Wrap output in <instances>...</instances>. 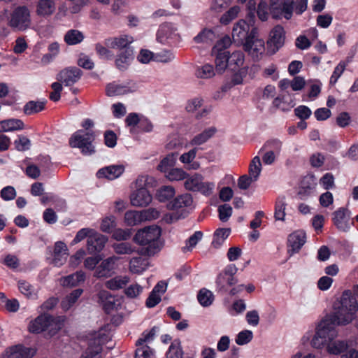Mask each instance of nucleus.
Masks as SVG:
<instances>
[{"mask_svg": "<svg viewBox=\"0 0 358 358\" xmlns=\"http://www.w3.org/2000/svg\"><path fill=\"white\" fill-rule=\"evenodd\" d=\"M358 305L351 291L343 292L341 299L334 303V312L327 315L317 327L316 333L311 341L313 348H320L332 341L337 336L336 325H345L354 318Z\"/></svg>", "mask_w": 358, "mask_h": 358, "instance_id": "obj_1", "label": "nucleus"}, {"mask_svg": "<svg viewBox=\"0 0 358 358\" xmlns=\"http://www.w3.org/2000/svg\"><path fill=\"white\" fill-rule=\"evenodd\" d=\"M161 235L162 229L157 225H153L138 230L133 241L135 243L143 247L145 255L153 256L159 252L162 247Z\"/></svg>", "mask_w": 358, "mask_h": 358, "instance_id": "obj_2", "label": "nucleus"}, {"mask_svg": "<svg viewBox=\"0 0 358 358\" xmlns=\"http://www.w3.org/2000/svg\"><path fill=\"white\" fill-rule=\"evenodd\" d=\"M64 316H53L45 313L31 320L28 329L29 332L35 334L46 331L50 337H52L64 327Z\"/></svg>", "mask_w": 358, "mask_h": 358, "instance_id": "obj_3", "label": "nucleus"}, {"mask_svg": "<svg viewBox=\"0 0 358 358\" xmlns=\"http://www.w3.org/2000/svg\"><path fill=\"white\" fill-rule=\"evenodd\" d=\"M308 0H284L281 6L269 7V14L274 20H290L293 12L301 15L307 9Z\"/></svg>", "mask_w": 358, "mask_h": 358, "instance_id": "obj_4", "label": "nucleus"}, {"mask_svg": "<svg viewBox=\"0 0 358 358\" xmlns=\"http://www.w3.org/2000/svg\"><path fill=\"white\" fill-rule=\"evenodd\" d=\"M193 203V198L190 194L185 193L177 196L173 201L167 204V208L173 210L166 215L167 222L171 223L180 219L185 218L189 212L185 209L190 206Z\"/></svg>", "mask_w": 358, "mask_h": 358, "instance_id": "obj_5", "label": "nucleus"}, {"mask_svg": "<svg viewBox=\"0 0 358 358\" xmlns=\"http://www.w3.org/2000/svg\"><path fill=\"white\" fill-rule=\"evenodd\" d=\"M94 140L93 131L78 130L70 138L69 145L71 148H79L83 155H92L95 152V148L92 144Z\"/></svg>", "mask_w": 358, "mask_h": 358, "instance_id": "obj_6", "label": "nucleus"}, {"mask_svg": "<svg viewBox=\"0 0 358 358\" xmlns=\"http://www.w3.org/2000/svg\"><path fill=\"white\" fill-rule=\"evenodd\" d=\"M265 50L264 39L259 36L258 30L253 28L248 34V55L253 61H259L264 55Z\"/></svg>", "mask_w": 358, "mask_h": 358, "instance_id": "obj_7", "label": "nucleus"}, {"mask_svg": "<svg viewBox=\"0 0 358 358\" xmlns=\"http://www.w3.org/2000/svg\"><path fill=\"white\" fill-rule=\"evenodd\" d=\"M185 187L186 189L195 192H200L203 195L210 196L213 191V182H203L201 174L195 173L189 178H185Z\"/></svg>", "mask_w": 358, "mask_h": 358, "instance_id": "obj_8", "label": "nucleus"}, {"mask_svg": "<svg viewBox=\"0 0 358 358\" xmlns=\"http://www.w3.org/2000/svg\"><path fill=\"white\" fill-rule=\"evenodd\" d=\"M284 29L278 24L270 33V37L267 41V54L274 55L284 45Z\"/></svg>", "mask_w": 358, "mask_h": 358, "instance_id": "obj_9", "label": "nucleus"}, {"mask_svg": "<svg viewBox=\"0 0 358 358\" xmlns=\"http://www.w3.org/2000/svg\"><path fill=\"white\" fill-rule=\"evenodd\" d=\"M137 90L138 85L133 80H129L124 84H117L113 82L107 84L106 94L108 96H120L135 92Z\"/></svg>", "mask_w": 358, "mask_h": 358, "instance_id": "obj_10", "label": "nucleus"}, {"mask_svg": "<svg viewBox=\"0 0 358 358\" xmlns=\"http://www.w3.org/2000/svg\"><path fill=\"white\" fill-rule=\"evenodd\" d=\"M83 75L80 69L76 66H70L62 70L57 75V80L65 86H71L77 83Z\"/></svg>", "mask_w": 358, "mask_h": 358, "instance_id": "obj_11", "label": "nucleus"}, {"mask_svg": "<svg viewBox=\"0 0 358 358\" xmlns=\"http://www.w3.org/2000/svg\"><path fill=\"white\" fill-rule=\"evenodd\" d=\"M333 222L338 229L348 231L353 222H350V211L345 208H340L333 213Z\"/></svg>", "mask_w": 358, "mask_h": 358, "instance_id": "obj_12", "label": "nucleus"}, {"mask_svg": "<svg viewBox=\"0 0 358 358\" xmlns=\"http://www.w3.org/2000/svg\"><path fill=\"white\" fill-rule=\"evenodd\" d=\"M134 48H127L119 51L115 59V67L120 71H127L134 59Z\"/></svg>", "mask_w": 358, "mask_h": 358, "instance_id": "obj_13", "label": "nucleus"}, {"mask_svg": "<svg viewBox=\"0 0 358 358\" xmlns=\"http://www.w3.org/2000/svg\"><path fill=\"white\" fill-rule=\"evenodd\" d=\"M152 199L150 192L145 187H139L130 195L131 204L136 207H143L149 205Z\"/></svg>", "mask_w": 358, "mask_h": 358, "instance_id": "obj_14", "label": "nucleus"}, {"mask_svg": "<svg viewBox=\"0 0 358 358\" xmlns=\"http://www.w3.org/2000/svg\"><path fill=\"white\" fill-rule=\"evenodd\" d=\"M117 258L115 256L103 259L96 268L94 276L96 278H109L114 273L115 262Z\"/></svg>", "mask_w": 358, "mask_h": 358, "instance_id": "obj_15", "label": "nucleus"}, {"mask_svg": "<svg viewBox=\"0 0 358 358\" xmlns=\"http://www.w3.org/2000/svg\"><path fill=\"white\" fill-rule=\"evenodd\" d=\"M108 241L106 236L99 234L94 230V232L87 240V249L90 254L100 252L105 247Z\"/></svg>", "mask_w": 358, "mask_h": 358, "instance_id": "obj_16", "label": "nucleus"}, {"mask_svg": "<svg viewBox=\"0 0 358 358\" xmlns=\"http://www.w3.org/2000/svg\"><path fill=\"white\" fill-rule=\"evenodd\" d=\"M124 166L121 164H113L104 166L96 172V177L99 179L106 178L113 180L120 177L124 172Z\"/></svg>", "mask_w": 358, "mask_h": 358, "instance_id": "obj_17", "label": "nucleus"}, {"mask_svg": "<svg viewBox=\"0 0 358 358\" xmlns=\"http://www.w3.org/2000/svg\"><path fill=\"white\" fill-rule=\"evenodd\" d=\"M52 255V263L55 266L59 267L64 264L69 255L66 245L62 241H57L55 243Z\"/></svg>", "mask_w": 358, "mask_h": 358, "instance_id": "obj_18", "label": "nucleus"}, {"mask_svg": "<svg viewBox=\"0 0 358 358\" xmlns=\"http://www.w3.org/2000/svg\"><path fill=\"white\" fill-rule=\"evenodd\" d=\"M132 42V37H129L127 35H123L120 37L108 38L105 39L104 44L110 48L118 49L119 51H121L122 50L127 48H133L131 45Z\"/></svg>", "mask_w": 358, "mask_h": 358, "instance_id": "obj_19", "label": "nucleus"}, {"mask_svg": "<svg viewBox=\"0 0 358 358\" xmlns=\"http://www.w3.org/2000/svg\"><path fill=\"white\" fill-rule=\"evenodd\" d=\"M102 352V343L99 336L90 340L88 347L82 354L80 358H101Z\"/></svg>", "mask_w": 358, "mask_h": 358, "instance_id": "obj_20", "label": "nucleus"}, {"mask_svg": "<svg viewBox=\"0 0 358 358\" xmlns=\"http://www.w3.org/2000/svg\"><path fill=\"white\" fill-rule=\"evenodd\" d=\"M306 243V234L303 231H295L291 234L288 238V246L290 248V255L298 252Z\"/></svg>", "mask_w": 358, "mask_h": 358, "instance_id": "obj_21", "label": "nucleus"}, {"mask_svg": "<svg viewBox=\"0 0 358 358\" xmlns=\"http://www.w3.org/2000/svg\"><path fill=\"white\" fill-rule=\"evenodd\" d=\"M217 129L215 127H210L205 129L201 133L195 135L193 138L190 141L192 145H201L206 143L209 139L215 136L217 133Z\"/></svg>", "mask_w": 358, "mask_h": 358, "instance_id": "obj_22", "label": "nucleus"}, {"mask_svg": "<svg viewBox=\"0 0 358 358\" xmlns=\"http://www.w3.org/2000/svg\"><path fill=\"white\" fill-rule=\"evenodd\" d=\"M85 278L86 275L85 272L83 271H78L72 274L64 277L62 279V285L64 287H76L81 282H84Z\"/></svg>", "mask_w": 358, "mask_h": 358, "instance_id": "obj_23", "label": "nucleus"}, {"mask_svg": "<svg viewBox=\"0 0 358 358\" xmlns=\"http://www.w3.org/2000/svg\"><path fill=\"white\" fill-rule=\"evenodd\" d=\"M315 184L310 177H305L301 182L298 192L299 198L302 200L306 199L314 191Z\"/></svg>", "mask_w": 358, "mask_h": 358, "instance_id": "obj_24", "label": "nucleus"}, {"mask_svg": "<svg viewBox=\"0 0 358 358\" xmlns=\"http://www.w3.org/2000/svg\"><path fill=\"white\" fill-rule=\"evenodd\" d=\"M178 153L177 152H171L163 158L157 166V170L166 173L169 170L174 168L176 163Z\"/></svg>", "mask_w": 358, "mask_h": 358, "instance_id": "obj_25", "label": "nucleus"}, {"mask_svg": "<svg viewBox=\"0 0 358 358\" xmlns=\"http://www.w3.org/2000/svg\"><path fill=\"white\" fill-rule=\"evenodd\" d=\"M246 24H234L232 29V38L235 42H238L243 46L244 51H246V31L245 30Z\"/></svg>", "mask_w": 358, "mask_h": 358, "instance_id": "obj_26", "label": "nucleus"}, {"mask_svg": "<svg viewBox=\"0 0 358 358\" xmlns=\"http://www.w3.org/2000/svg\"><path fill=\"white\" fill-rule=\"evenodd\" d=\"M30 11L26 6L17 7L10 15V22H29Z\"/></svg>", "mask_w": 358, "mask_h": 358, "instance_id": "obj_27", "label": "nucleus"}, {"mask_svg": "<svg viewBox=\"0 0 358 358\" xmlns=\"http://www.w3.org/2000/svg\"><path fill=\"white\" fill-rule=\"evenodd\" d=\"M215 55V66L216 71L219 73H222L224 72L225 69L229 70V52L224 51V52H216L213 53Z\"/></svg>", "mask_w": 358, "mask_h": 358, "instance_id": "obj_28", "label": "nucleus"}, {"mask_svg": "<svg viewBox=\"0 0 358 358\" xmlns=\"http://www.w3.org/2000/svg\"><path fill=\"white\" fill-rule=\"evenodd\" d=\"M231 231L230 228L217 229L213 233L212 245L215 248H220L223 245L224 241L229 236Z\"/></svg>", "mask_w": 358, "mask_h": 358, "instance_id": "obj_29", "label": "nucleus"}, {"mask_svg": "<svg viewBox=\"0 0 358 358\" xmlns=\"http://www.w3.org/2000/svg\"><path fill=\"white\" fill-rule=\"evenodd\" d=\"M217 38V34L212 29L204 28L194 38L196 43H212Z\"/></svg>", "mask_w": 358, "mask_h": 358, "instance_id": "obj_30", "label": "nucleus"}, {"mask_svg": "<svg viewBox=\"0 0 358 358\" xmlns=\"http://www.w3.org/2000/svg\"><path fill=\"white\" fill-rule=\"evenodd\" d=\"M55 3L52 0H39L36 6V13L38 15L48 16L54 13Z\"/></svg>", "mask_w": 358, "mask_h": 358, "instance_id": "obj_31", "label": "nucleus"}, {"mask_svg": "<svg viewBox=\"0 0 358 358\" xmlns=\"http://www.w3.org/2000/svg\"><path fill=\"white\" fill-rule=\"evenodd\" d=\"M262 171V163L260 158L256 156L252 159L250 164V176H248V187L250 183L256 181Z\"/></svg>", "mask_w": 358, "mask_h": 358, "instance_id": "obj_32", "label": "nucleus"}, {"mask_svg": "<svg viewBox=\"0 0 358 358\" xmlns=\"http://www.w3.org/2000/svg\"><path fill=\"white\" fill-rule=\"evenodd\" d=\"M46 101H29L23 107V112L27 115L38 113L45 109Z\"/></svg>", "mask_w": 358, "mask_h": 358, "instance_id": "obj_33", "label": "nucleus"}, {"mask_svg": "<svg viewBox=\"0 0 358 358\" xmlns=\"http://www.w3.org/2000/svg\"><path fill=\"white\" fill-rule=\"evenodd\" d=\"M244 61V54L241 51H235L231 55L229 54V70L236 71L237 69H241Z\"/></svg>", "mask_w": 358, "mask_h": 358, "instance_id": "obj_34", "label": "nucleus"}, {"mask_svg": "<svg viewBox=\"0 0 358 358\" xmlns=\"http://www.w3.org/2000/svg\"><path fill=\"white\" fill-rule=\"evenodd\" d=\"M148 261L141 257H133L129 262V269L133 273L141 274L147 268Z\"/></svg>", "mask_w": 358, "mask_h": 358, "instance_id": "obj_35", "label": "nucleus"}, {"mask_svg": "<svg viewBox=\"0 0 358 358\" xmlns=\"http://www.w3.org/2000/svg\"><path fill=\"white\" fill-rule=\"evenodd\" d=\"M100 299L102 300L103 309L105 313L109 314L110 311L117 308L115 298L108 292L104 291L101 292Z\"/></svg>", "mask_w": 358, "mask_h": 358, "instance_id": "obj_36", "label": "nucleus"}, {"mask_svg": "<svg viewBox=\"0 0 358 358\" xmlns=\"http://www.w3.org/2000/svg\"><path fill=\"white\" fill-rule=\"evenodd\" d=\"M286 197L279 196L275 201L274 217L276 220L284 221L286 215L285 209L287 207Z\"/></svg>", "mask_w": 358, "mask_h": 358, "instance_id": "obj_37", "label": "nucleus"}, {"mask_svg": "<svg viewBox=\"0 0 358 358\" xmlns=\"http://www.w3.org/2000/svg\"><path fill=\"white\" fill-rule=\"evenodd\" d=\"M129 281L128 276H115L106 281V287L110 290H118L125 287Z\"/></svg>", "mask_w": 358, "mask_h": 358, "instance_id": "obj_38", "label": "nucleus"}, {"mask_svg": "<svg viewBox=\"0 0 358 358\" xmlns=\"http://www.w3.org/2000/svg\"><path fill=\"white\" fill-rule=\"evenodd\" d=\"M184 352L179 339H175L166 352V358H183Z\"/></svg>", "mask_w": 358, "mask_h": 358, "instance_id": "obj_39", "label": "nucleus"}, {"mask_svg": "<svg viewBox=\"0 0 358 358\" xmlns=\"http://www.w3.org/2000/svg\"><path fill=\"white\" fill-rule=\"evenodd\" d=\"M175 189L171 186H162L156 193V198L160 202H166L175 195Z\"/></svg>", "mask_w": 358, "mask_h": 358, "instance_id": "obj_40", "label": "nucleus"}, {"mask_svg": "<svg viewBox=\"0 0 358 358\" xmlns=\"http://www.w3.org/2000/svg\"><path fill=\"white\" fill-rule=\"evenodd\" d=\"M215 75V69L213 65L206 64L201 66H198L195 71V76L198 78L208 79Z\"/></svg>", "mask_w": 358, "mask_h": 358, "instance_id": "obj_41", "label": "nucleus"}, {"mask_svg": "<svg viewBox=\"0 0 358 358\" xmlns=\"http://www.w3.org/2000/svg\"><path fill=\"white\" fill-rule=\"evenodd\" d=\"M348 347L349 345L347 341H336L328 344L327 351L330 354L339 355L345 352Z\"/></svg>", "mask_w": 358, "mask_h": 358, "instance_id": "obj_42", "label": "nucleus"}, {"mask_svg": "<svg viewBox=\"0 0 358 358\" xmlns=\"http://www.w3.org/2000/svg\"><path fill=\"white\" fill-rule=\"evenodd\" d=\"M124 222L128 226H135L142 222L143 217L141 211L129 210L124 214Z\"/></svg>", "mask_w": 358, "mask_h": 358, "instance_id": "obj_43", "label": "nucleus"}, {"mask_svg": "<svg viewBox=\"0 0 358 358\" xmlns=\"http://www.w3.org/2000/svg\"><path fill=\"white\" fill-rule=\"evenodd\" d=\"M197 299L203 307H208L213 303L214 296L210 290L202 288L197 294Z\"/></svg>", "mask_w": 358, "mask_h": 358, "instance_id": "obj_44", "label": "nucleus"}, {"mask_svg": "<svg viewBox=\"0 0 358 358\" xmlns=\"http://www.w3.org/2000/svg\"><path fill=\"white\" fill-rule=\"evenodd\" d=\"M112 248L117 255H131L135 252V247L125 241L113 243Z\"/></svg>", "mask_w": 358, "mask_h": 358, "instance_id": "obj_45", "label": "nucleus"}, {"mask_svg": "<svg viewBox=\"0 0 358 358\" xmlns=\"http://www.w3.org/2000/svg\"><path fill=\"white\" fill-rule=\"evenodd\" d=\"M84 36L78 30L71 29L67 31L64 41L68 45H76L83 41Z\"/></svg>", "mask_w": 358, "mask_h": 358, "instance_id": "obj_46", "label": "nucleus"}, {"mask_svg": "<svg viewBox=\"0 0 358 358\" xmlns=\"http://www.w3.org/2000/svg\"><path fill=\"white\" fill-rule=\"evenodd\" d=\"M10 27L14 30L17 29L20 31H24L29 27V26L28 24H7V25L3 24L0 25V38H3L8 36L10 32Z\"/></svg>", "mask_w": 358, "mask_h": 358, "instance_id": "obj_47", "label": "nucleus"}, {"mask_svg": "<svg viewBox=\"0 0 358 358\" xmlns=\"http://www.w3.org/2000/svg\"><path fill=\"white\" fill-rule=\"evenodd\" d=\"M4 129L6 132L22 130L24 129V122L20 119H8L3 120Z\"/></svg>", "mask_w": 358, "mask_h": 358, "instance_id": "obj_48", "label": "nucleus"}, {"mask_svg": "<svg viewBox=\"0 0 358 358\" xmlns=\"http://www.w3.org/2000/svg\"><path fill=\"white\" fill-rule=\"evenodd\" d=\"M132 235L131 229L115 228L112 233V238L117 241H126Z\"/></svg>", "mask_w": 358, "mask_h": 358, "instance_id": "obj_49", "label": "nucleus"}, {"mask_svg": "<svg viewBox=\"0 0 358 358\" xmlns=\"http://www.w3.org/2000/svg\"><path fill=\"white\" fill-rule=\"evenodd\" d=\"M0 262L13 271H15L20 266L18 257L12 254H8L3 258H1Z\"/></svg>", "mask_w": 358, "mask_h": 358, "instance_id": "obj_50", "label": "nucleus"}, {"mask_svg": "<svg viewBox=\"0 0 358 358\" xmlns=\"http://www.w3.org/2000/svg\"><path fill=\"white\" fill-rule=\"evenodd\" d=\"M188 174L182 169L173 168L169 170L165 176L171 181H179L187 178Z\"/></svg>", "mask_w": 358, "mask_h": 358, "instance_id": "obj_51", "label": "nucleus"}, {"mask_svg": "<svg viewBox=\"0 0 358 358\" xmlns=\"http://www.w3.org/2000/svg\"><path fill=\"white\" fill-rule=\"evenodd\" d=\"M282 142L278 138H271L266 141L262 147L264 150H271L273 153L278 155L281 150Z\"/></svg>", "mask_w": 358, "mask_h": 358, "instance_id": "obj_52", "label": "nucleus"}, {"mask_svg": "<svg viewBox=\"0 0 358 358\" xmlns=\"http://www.w3.org/2000/svg\"><path fill=\"white\" fill-rule=\"evenodd\" d=\"M115 217L113 215L103 219L101 224V230L107 234H112L116 227Z\"/></svg>", "mask_w": 358, "mask_h": 358, "instance_id": "obj_53", "label": "nucleus"}, {"mask_svg": "<svg viewBox=\"0 0 358 358\" xmlns=\"http://www.w3.org/2000/svg\"><path fill=\"white\" fill-rule=\"evenodd\" d=\"M13 144L17 151L24 152L30 149L31 141L27 136L19 135Z\"/></svg>", "mask_w": 358, "mask_h": 358, "instance_id": "obj_54", "label": "nucleus"}, {"mask_svg": "<svg viewBox=\"0 0 358 358\" xmlns=\"http://www.w3.org/2000/svg\"><path fill=\"white\" fill-rule=\"evenodd\" d=\"M231 39L230 36L225 35L216 42L212 50L213 53H215L216 52L227 51V49L231 45Z\"/></svg>", "mask_w": 358, "mask_h": 358, "instance_id": "obj_55", "label": "nucleus"}, {"mask_svg": "<svg viewBox=\"0 0 358 358\" xmlns=\"http://www.w3.org/2000/svg\"><path fill=\"white\" fill-rule=\"evenodd\" d=\"M31 28L36 31L41 38L49 37L53 31V27L50 24H34Z\"/></svg>", "mask_w": 358, "mask_h": 358, "instance_id": "obj_56", "label": "nucleus"}, {"mask_svg": "<svg viewBox=\"0 0 358 358\" xmlns=\"http://www.w3.org/2000/svg\"><path fill=\"white\" fill-rule=\"evenodd\" d=\"M231 3V0H210V10L215 13H221Z\"/></svg>", "mask_w": 358, "mask_h": 358, "instance_id": "obj_57", "label": "nucleus"}, {"mask_svg": "<svg viewBox=\"0 0 358 358\" xmlns=\"http://www.w3.org/2000/svg\"><path fill=\"white\" fill-rule=\"evenodd\" d=\"M240 11L241 8L239 6H232L222 15L220 22H230L234 20L238 16Z\"/></svg>", "mask_w": 358, "mask_h": 358, "instance_id": "obj_58", "label": "nucleus"}, {"mask_svg": "<svg viewBox=\"0 0 358 358\" xmlns=\"http://www.w3.org/2000/svg\"><path fill=\"white\" fill-rule=\"evenodd\" d=\"M135 352V358H152L153 350L148 345H138Z\"/></svg>", "mask_w": 358, "mask_h": 358, "instance_id": "obj_59", "label": "nucleus"}, {"mask_svg": "<svg viewBox=\"0 0 358 358\" xmlns=\"http://www.w3.org/2000/svg\"><path fill=\"white\" fill-rule=\"evenodd\" d=\"M175 58L173 52L171 50H164L155 54L154 61L162 63H169Z\"/></svg>", "mask_w": 358, "mask_h": 358, "instance_id": "obj_60", "label": "nucleus"}, {"mask_svg": "<svg viewBox=\"0 0 358 358\" xmlns=\"http://www.w3.org/2000/svg\"><path fill=\"white\" fill-rule=\"evenodd\" d=\"M95 50L100 59L110 60L114 57V54L111 50L100 43L96 44Z\"/></svg>", "mask_w": 358, "mask_h": 358, "instance_id": "obj_61", "label": "nucleus"}, {"mask_svg": "<svg viewBox=\"0 0 358 358\" xmlns=\"http://www.w3.org/2000/svg\"><path fill=\"white\" fill-rule=\"evenodd\" d=\"M0 196L5 201L13 200L16 196V190L13 186H6L0 191Z\"/></svg>", "mask_w": 358, "mask_h": 358, "instance_id": "obj_62", "label": "nucleus"}, {"mask_svg": "<svg viewBox=\"0 0 358 358\" xmlns=\"http://www.w3.org/2000/svg\"><path fill=\"white\" fill-rule=\"evenodd\" d=\"M203 232L201 231H196L188 239L186 240V248L190 251L194 248L199 241L203 238Z\"/></svg>", "mask_w": 358, "mask_h": 358, "instance_id": "obj_63", "label": "nucleus"}, {"mask_svg": "<svg viewBox=\"0 0 358 358\" xmlns=\"http://www.w3.org/2000/svg\"><path fill=\"white\" fill-rule=\"evenodd\" d=\"M219 219L225 222L228 221L232 214V208L229 204H223L218 208Z\"/></svg>", "mask_w": 358, "mask_h": 358, "instance_id": "obj_64", "label": "nucleus"}]
</instances>
